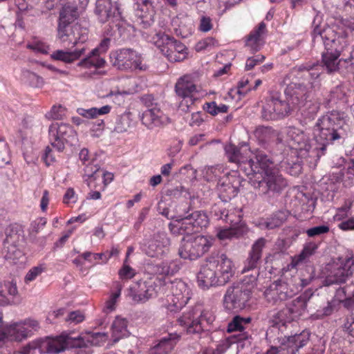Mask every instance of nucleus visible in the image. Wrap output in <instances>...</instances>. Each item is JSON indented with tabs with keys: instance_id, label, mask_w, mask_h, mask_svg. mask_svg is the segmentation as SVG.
<instances>
[{
	"instance_id": "nucleus-35",
	"label": "nucleus",
	"mask_w": 354,
	"mask_h": 354,
	"mask_svg": "<svg viewBox=\"0 0 354 354\" xmlns=\"http://www.w3.org/2000/svg\"><path fill=\"white\" fill-rule=\"evenodd\" d=\"M112 335L114 337V341H118L120 338L124 337L127 334V321L126 319L116 317L113 321L112 326Z\"/></svg>"
},
{
	"instance_id": "nucleus-59",
	"label": "nucleus",
	"mask_w": 354,
	"mask_h": 354,
	"mask_svg": "<svg viewBox=\"0 0 354 354\" xmlns=\"http://www.w3.org/2000/svg\"><path fill=\"white\" fill-rule=\"evenodd\" d=\"M202 113L200 111L193 113L189 122L191 126L199 127L203 122V118L202 117Z\"/></svg>"
},
{
	"instance_id": "nucleus-46",
	"label": "nucleus",
	"mask_w": 354,
	"mask_h": 354,
	"mask_svg": "<svg viewBox=\"0 0 354 354\" xmlns=\"http://www.w3.org/2000/svg\"><path fill=\"white\" fill-rule=\"evenodd\" d=\"M116 288L117 291L113 292L111 295L109 299L105 303L104 310L108 312H111L115 310L116 302L120 296L122 286L120 284H117Z\"/></svg>"
},
{
	"instance_id": "nucleus-36",
	"label": "nucleus",
	"mask_w": 354,
	"mask_h": 354,
	"mask_svg": "<svg viewBox=\"0 0 354 354\" xmlns=\"http://www.w3.org/2000/svg\"><path fill=\"white\" fill-rule=\"evenodd\" d=\"M308 333L303 332L301 334L295 335L292 337H289V350L292 354H295L300 348L305 346L308 341Z\"/></svg>"
},
{
	"instance_id": "nucleus-9",
	"label": "nucleus",
	"mask_w": 354,
	"mask_h": 354,
	"mask_svg": "<svg viewBox=\"0 0 354 354\" xmlns=\"http://www.w3.org/2000/svg\"><path fill=\"white\" fill-rule=\"evenodd\" d=\"M196 76V75H184L176 84V93L179 97L183 98L179 104V108L183 111H187L196 100V97H194V94L198 92L195 84Z\"/></svg>"
},
{
	"instance_id": "nucleus-14",
	"label": "nucleus",
	"mask_w": 354,
	"mask_h": 354,
	"mask_svg": "<svg viewBox=\"0 0 354 354\" xmlns=\"http://www.w3.org/2000/svg\"><path fill=\"white\" fill-rule=\"evenodd\" d=\"M77 17V11L70 8L60 12L57 37L62 44L73 45V25Z\"/></svg>"
},
{
	"instance_id": "nucleus-6",
	"label": "nucleus",
	"mask_w": 354,
	"mask_h": 354,
	"mask_svg": "<svg viewBox=\"0 0 354 354\" xmlns=\"http://www.w3.org/2000/svg\"><path fill=\"white\" fill-rule=\"evenodd\" d=\"M339 56L337 54L324 50L322 54L323 65L319 64L318 62H307L295 66L294 70L298 73H302L303 76L306 78L310 77L312 81H309V84L311 88H313L318 85L317 80L322 73L324 68L328 73H333L338 71L339 64L342 61L339 59Z\"/></svg>"
},
{
	"instance_id": "nucleus-58",
	"label": "nucleus",
	"mask_w": 354,
	"mask_h": 354,
	"mask_svg": "<svg viewBox=\"0 0 354 354\" xmlns=\"http://www.w3.org/2000/svg\"><path fill=\"white\" fill-rule=\"evenodd\" d=\"M23 325L26 326V328L31 329L30 330V335L32 333L33 331H36L39 328V322L35 319H28L24 320L22 322Z\"/></svg>"
},
{
	"instance_id": "nucleus-43",
	"label": "nucleus",
	"mask_w": 354,
	"mask_h": 354,
	"mask_svg": "<svg viewBox=\"0 0 354 354\" xmlns=\"http://www.w3.org/2000/svg\"><path fill=\"white\" fill-rule=\"evenodd\" d=\"M173 37L166 35L165 32H159L156 33L151 38V43L153 44L162 53V48L166 49Z\"/></svg>"
},
{
	"instance_id": "nucleus-8",
	"label": "nucleus",
	"mask_w": 354,
	"mask_h": 354,
	"mask_svg": "<svg viewBox=\"0 0 354 354\" xmlns=\"http://www.w3.org/2000/svg\"><path fill=\"white\" fill-rule=\"evenodd\" d=\"M49 140L51 146L57 151H62L66 144L73 145L77 140L75 130L68 124L53 123L49 127Z\"/></svg>"
},
{
	"instance_id": "nucleus-40",
	"label": "nucleus",
	"mask_w": 354,
	"mask_h": 354,
	"mask_svg": "<svg viewBox=\"0 0 354 354\" xmlns=\"http://www.w3.org/2000/svg\"><path fill=\"white\" fill-rule=\"evenodd\" d=\"M251 322L250 317H242L239 315H236L233 317L232 321L228 324L227 332L232 333L235 331L241 332L245 328V326Z\"/></svg>"
},
{
	"instance_id": "nucleus-34",
	"label": "nucleus",
	"mask_w": 354,
	"mask_h": 354,
	"mask_svg": "<svg viewBox=\"0 0 354 354\" xmlns=\"http://www.w3.org/2000/svg\"><path fill=\"white\" fill-rule=\"evenodd\" d=\"M225 151L228 160L231 162L239 164L241 169L244 171V165L249 160H244L239 149L233 145H229L225 146Z\"/></svg>"
},
{
	"instance_id": "nucleus-25",
	"label": "nucleus",
	"mask_w": 354,
	"mask_h": 354,
	"mask_svg": "<svg viewBox=\"0 0 354 354\" xmlns=\"http://www.w3.org/2000/svg\"><path fill=\"white\" fill-rule=\"evenodd\" d=\"M136 15L137 17L136 24L142 28L150 27L154 21L155 11L153 10L151 0L147 3H140L134 6Z\"/></svg>"
},
{
	"instance_id": "nucleus-16",
	"label": "nucleus",
	"mask_w": 354,
	"mask_h": 354,
	"mask_svg": "<svg viewBox=\"0 0 354 354\" xmlns=\"http://www.w3.org/2000/svg\"><path fill=\"white\" fill-rule=\"evenodd\" d=\"M251 292L243 284L230 286L224 297L225 308L229 310L243 309L249 301Z\"/></svg>"
},
{
	"instance_id": "nucleus-64",
	"label": "nucleus",
	"mask_w": 354,
	"mask_h": 354,
	"mask_svg": "<svg viewBox=\"0 0 354 354\" xmlns=\"http://www.w3.org/2000/svg\"><path fill=\"white\" fill-rule=\"evenodd\" d=\"M95 111L94 110L93 107L91 108V109H85L83 108H79L77 110V112L78 113L79 115H82L84 118H95V115H94Z\"/></svg>"
},
{
	"instance_id": "nucleus-51",
	"label": "nucleus",
	"mask_w": 354,
	"mask_h": 354,
	"mask_svg": "<svg viewBox=\"0 0 354 354\" xmlns=\"http://www.w3.org/2000/svg\"><path fill=\"white\" fill-rule=\"evenodd\" d=\"M265 59V57L262 55H257L248 58L245 63V70L252 69L256 65L262 63Z\"/></svg>"
},
{
	"instance_id": "nucleus-27",
	"label": "nucleus",
	"mask_w": 354,
	"mask_h": 354,
	"mask_svg": "<svg viewBox=\"0 0 354 354\" xmlns=\"http://www.w3.org/2000/svg\"><path fill=\"white\" fill-rule=\"evenodd\" d=\"M266 243V240L264 238H259L253 243L243 269V272L254 270L258 267L261 259L262 250Z\"/></svg>"
},
{
	"instance_id": "nucleus-1",
	"label": "nucleus",
	"mask_w": 354,
	"mask_h": 354,
	"mask_svg": "<svg viewBox=\"0 0 354 354\" xmlns=\"http://www.w3.org/2000/svg\"><path fill=\"white\" fill-rule=\"evenodd\" d=\"M346 127L344 113L332 111L319 118L314 126L313 133L316 147L313 150L310 151L311 147L304 132L295 127H289L286 130L285 142L290 148L298 151L301 156L310 152L319 159L324 154L329 144L346 136Z\"/></svg>"
},
{
	"instance_id": "nucleus-38",
	"label": "nucleus",
	"mask_w": 354,
	"mask_h": 354,
	"mask_svg": "<svg viewBox=\"0 0 354 354\" xmlns=\"http://www.w3.org/2000/svg\"><path fill=\"white\" fill-rule=\"evenodd\" d=\"M73 46L77 43H84L88 39V30L79 22L73 21Z\"/></svg>"
},
{
	"instance_id": "nucleus-41",
	"label": "nucleus",
	"mask_w": 354,
	"mask_h": 354,
	"mask_svg": "<svg viewBox=\"0 0 354 354\" xmlns=\"http://www.w3.org/2000/svg\"><path fill=\"white\" fill-rule=\"evenodd\" d=\"M22 80L34 88H41L44 84V81L41 77L28 70L22 71Z\"/></svg>"
},
{
	"instance_id": "nucleus-11",
	"label": "nucleus",
	"mask_w": 354,
	"mask_h": 354,
	"mask_svg": "<svg viewBox=\"0 0 354 354\" xmlns=\"http://www.w3.org/2000/svg\"><path fill=\"white\" fill-rule=\"evenodd\" d=\"M293 108L288 101L281 100L278 93H273L263 107V118L268 120H277L288 115Z\"/></svg>"
},
{
	"instance_id": "nucleus-61",
	"label": "nucleus",
	"mask_w": 354,
	"mask_h": 354,
	"mask_svg": "<svg viewBox=\"0 0 354 354\" xmlns=\"http://www.w3.org/2000/svg\"><path fill=\"white\" fill-rule=\"evenodd\" d=\"M64 113V108L62 106H54L50 112V118L53 120H59Z\"/></svg>"
},
{
	"instance_id": "nucleus-7",
	"label": "nucleus",
	"mask_w": 354,
	"mask_h": 354,
	"mask_svg": "<svg viewBox=\"0 0 354 354\" xmlns=\"http://www.w3.org/2000/svg\"><path fill=\"white\" fill-rule=\"evenodd\" d=\"M110 58L113 66L121 71L147 69V66L142 63L141 56L129 48L111 53Z\"/></svg>"
},
{
	"instance_id": "nucleus-5",
	"label": "nucleus",
	"mask_w": 354,
	"mask_h": 354,
	"mask_svg": "<svg viewBox=\"0 0 354 354\" xmlns=\"http://www.w3.org/2000/svg\"><path fill=\"white\" fill-rule=\"evenodd\" d=\"M287 100L292 107L298 108L307 118H313L319 110L320 103L313 96L312 90L301 83H291L286 88Z\"/></svg>"
},
{
	"instance_id": "nucleus-56",
	"label": "nucleus",
	"mask_w": 354,
	"mask_h": 354,
	"mask_svg": "<svg viewBox=\"0 0 354 354\" xmlns=\"http://www.w3.org/2000/svg\"><path fill=\"white\" fill-rule=\"evenodd\" d=\"M203 108L207 113L212 115H216L221 112V107L217 106L215 102L205 103Z\"/></svg>"
},
{
	"instance_id": "nucleus-55",
	"label": "nucleus",
	"mask_w": 354,
	"mask_h": 354,
	"mask_svg": "<svg viewBox=\"0 0 354 354\" xmlns=\"http://www.w3.org/2000/svg\"><path fill=\"white\" fill-rule=\"evenodd\" d=\"M348 290V287L344 286L340 287L336 290L335 298L337 301L339 302H344V306H346V300L348 298L347 292Z\"/></svg>"
},
{
	"instance_id": "nucleus-63",
	"label": "nucleus",
	"mask_w": 354,
	"mask_h": 354,
	"mask_svg": "<svg viewBox=\"0 0 354 354\" xmlns=\"http://www.w3.org/2000/svg\"><path fill=\"white\" fill-rule=\"evenodd\" d=\"M338 227L344 231L354 230V218L341 222Z\"/></svg>"
},
{
	"instance_id": "nucleus-50",
	"label": "nucleus",
	"mask_w": 354,
	"mask_h": 354,
	"mask_svg": "<svg viewBox=\"0 0 354 354\" xmlns=\"http://www.w3.org/2000/svg\"><path fill=\"white\" fill-rule=\"evenodd\" d=\"M329 232V227L327 225H319L306 230V234L309 237H315L326 234Z\"/></svg>"
},
{
	"instance_id": "nucleus-3",
	"label": "nucleus",
	"mask_w": 354,
	"mask_h": 354,
	"mask_svg": "<svg viewBox=\"0 0 354 354\" xmlns=\"http://www.w3.org/2000/svg\"><path fill=\"white\" fill-rule=\"evenodd\" d=\"M208 224L207 215L196 211L180 221L169 224V230L174 235H184L178 250L179 255L185 259L195 260L205 254L212 245V239L203 235L190 236L199 232Z\"/></svg>"
},
{
	"instance_id": "nucleus-45",
	"label": "nucleus",
	"mask_w": 354,
	"mask_h": 354,
	"mask_svg": "<svg viewBox=\"0 0 354 354\" xmlns=\"http://www.w3.org/2000/svg\"><path fill=\"white\" fill-rule=\"evenodd\" d=\"M258 134L261 133L262 137L260 138V140L264 142L266 148H268L270 145V143L267 144V141L270 142L274 141L275 139H278V133L276 131H272L270 129L267 127H263L259 129L257 132Z\"/></svg>"
},
{
	"instance_id": "nucleus-29",
	"label": "nucleus",
	"mask_w": 354,
	"mask_h": 354,
	"mask_svg": "<svg viewBox=\"0 0 354 354\" xmlns=\"http://www.w3.org/2000/svg\"><path fill=\"white\" fill-rule=\"evenodd\" d=\"M86 48L83 46L73 50H57L53 52L50 57L54 60L71 64L79 59L86 53Z\"/></svg>"
},
{
	"instance_id": "nucleus-49",
	"label": "nucleus",
	"mask_w": 354,
	"mask_h": 354,
	"mask_svg": "<svg viewBox=\"0 0 354 354\" xmlns=\"http://www.w3.org/2000/svg\"><path fill=\"white\" fill-rule=\"evenodd\" d=\"M44 270L42 266H37L32 268L26 274L24 278L26 283H28L34 281L38 276H39Z\"/></svg>"
},
{
	"instance_id": "nucleus-19",
	"label": "nucleus",
	"mask_w": 354,
	"mask_h": 354,
	"mask_svg": "<svg viewBox=\"0 0 354 354\" xmlns=\"http://www.w3.org/2000/svg\"><path fill=\"white\" fill-rule=\"evenodd\" d=\"M31 329L26 328L22 322L6 325L3 320V314L0 312V342L4 338L11 341L21 342L30 335Z\"/></svg>"
},
{
	"instance_id": "nucleus-28",
	"label": "nucleus",
	"mask_w": 354,
	"mask_h": 354,
	"mask_svg": "<svg viewBox=\"0 0 354 354\" xmlns=\"http://www.w3.org/2000/svg\"><path fill=\"white\" fill-rule=\"evenodd\" d=\"M17 295L18 289L15 281H4L0 283V305L12 304Z\"/></svg>"
},
{
	"instance_id": "nucleus-13",
	"label": "nucleus",
	"mask_w": 354,
	"mask_h": 354,
	"mask_svg": "<svg viewBox=\"0 0 354 354\" xmlns=\"http://www.w3.org/2000/svg\"><path fill=\"white\" fill-rule=\"evenodd\" d=\"M307 299L305 296H299L288 304L283 309L279 311L274 316L276 325L285 326L286 323L291 322L301 316L306 310Z\"/></svg>"
},
{
	"instance_id": "nucleus-10",
	"label": "nucleus",
	"mask_w": 354,
	"mask_h": 354,
	"mask_svg": "<svg viewBox=\"0 0 354 354\" xmlns=\"http://www.w3.org/2000/svg\"><path fill=\"white\" fill-rule=\"evenodd\" d=\"M207 313H203L201 309L195 308L183 313V315L178 319V322L187 333L199 334L204 330L205 321L207 324L213 322L211 317H207Z\"/></svg>"
},
{
	"instance_id": "nucleus-23",
	"label": "nucleus",
	"mask_w": 354,
	"mask_h": 354,
	"mask_svg": "<svg viewBox=\"0 0 354 354\" xmlns=\"http://www.w3.org/2000/svg\"><path fill=\"white\" fill-rule=\"evenodd\" d=\"M95 13L102 24L120 17L118 6L112 0H96Z\"/></svg>"
},
{
	"instance_id": "nucleus-31",
	"label": "nucleus",
	"mask_w": 354,
	"mask_h": 354,
	"mask_svg": "<svg viewBox=\"0 0 354 354\" xmlns=\"http://www.w3.org/2000/svg\"><path fill=\"white\" fill-rule=\"evenodd\" d=\"M100 54L99 49H93L88 55L78 63V66L85 68L94 66L97 68L103 67L106 62L104 58L100 56Z\"/></svg>"
},
{
	"instance_id": "nucleus-18",
	"label": "nucleus",
	"mask_w": 354,
	"mask_h": 354,
	"mask_svg": "<svg viewBox=\"0 0 354 354\" xmlns=\"http://www.w3.org/2000/svg\"><path fill=\"white\" fill-rule=\"evenodd\" d=\"M155 282L138 281L129 288V296L136 304H145L156 295Z\"/></svg>"
},
{
	"instance_id": "nucleus-32",
	"label": "nucleus",
	"mask_w": 354,
	"mask_h": 354,
	"mask_svg": "<svg viewBox=\"0 0 354 354\" xmlns=\"http://www.w3.org/2000/svg\"><path fill=\"white\" fill-rule=\"evenodd\" d=\"M100 173L101 171L97 165L90 162L86 165L84 169L83 178L88 188L91 189L97 188L95 185H93L92 184L100 178Z\"/></svg>"
},
{
	"instance_id": "nucleus-30",
	"label": "nucleus",
	"mask_w": 354,
	"mask_h": 354,
	"mask_svg": "<svg viewBox=\"0 0 354 354\" xmlns=\"http://www.w3.org/2000/svg\"><path fill=\"white\" fill-rule=\"evenodd\" d=\"M180 336L176 333L168 334L162 337L159 343L154 347L156 354H169L174 348Z\"/></svg>"
},
{
	"instance_id": "nucleus-33",
	"label": "nucleus",
	"mask_w": 354,
	"mask_h": 354,
	"mask_svg": "<svg viewBox=\"0 0 354 354\" xmlns=\"http://www.w3.org/2000/svg\"><path fill=\"white\" fill-rule=\"evenodd\" d=\"M266 26L261 22L257 30L252 32L246 41L247 46L252 51H257L260 48L261 36L265 32Z\"/></svg>"
},
{
	"instance_id": "nucleus-22",
	"label": "nucleus",
	"mask_w": 354,
	"mask_h": 354,
	"mask_svg": "<svg viewBox=\"0 0 354 354\" xmlns=\"http://www.w3.org/2000/svg\"><path fill=\"white\" fill-rule=\"evenodd\" d=\"M171 301L176 310L181 309L191 298L190 290L181 280H176L171 286Z\"/></svg>"
},
{
	"instance_id": "nucleus-2",
	"label": "nucleus",
	"mask_w": 354,
	"mask_h": 354,
	"mask_svg": "<svg viewBox=\"0 0 354 354\" xmlns=\"http://www.w3.org/2000/svg\"><path fill=\"white\" fill-rule=\"evenodd\" d=\"M251 153L252 156L244 165V171L247 176H252V186L260 195L278 196L287 187V180L273 168L274 162L265 151L257 149Z\"/></svg>"
},
{
	"instance_id": "nucleus-60",
	"label": "nucleus",
	"mask_w": 354,
	"mask_h": 354,
	"mask_svg": "<svg viewBox=\"0 0 354 354\" xmlns=\"http://www.w3.org/2000/svg\"><path fill=\"white\" fill-rule=\"evenodd\" d=\"M142 102L148 108H152L158 105L153 96L150 94L145 95L141 97Z\"/></svg>"
},
{
	"instance_id": "nucleus-48",
	"label": "nucleus",
	"mask_w": 354,
	"mask_h": 354,
	"mask_svg": "<svg viewBox=\"0 0 354 354\" xmlns=\"http://www.w3.org/2000/svg\"><path fill=\"white\" fill-rule=\"evenodd\" d=\"M283 218L279 215L276 214L273 217L268 219L261 224L262 228L274 229L279 227L283 223Z\"/></svg>"
},
{
	"instance_id": "nucleus-17",
	"label": "nucleus",
	"mask_w": 354,
	"mask_h": 354,
	"mask_svg": "<svg viewBox=\"0 0 354 354\" xmlns=\"http://www.w3.org/2000/svg\"><path fill=\"white\" fill-rule=\"evenodd\" d=\"M221 259V257L218 254L216 257L212 256L207 259V264L202 267L197 275L198 284L201 288L207 289L218 284L216 272Z\"/></svg>"
},
{
	"instance_id": "nucleus-57",
	"label": "nucleus",
	"mask_w": 354,
	"mask_h": 354,
	"mask_svg": "<svg viewBox=\"0 0 354 354\" xmlns=\"http://www.w3.org/2000/svg\"><path fill=\"white\" fill-rule=\"evenodd\" d=\"M119 274L122 279H131L135 275V272L129 266L124 265L120 270Z\"/></svg>"
},
{
	"instance_id": "nucleus-53",
	"label": "nucleus",
	"mask_w": 354,
	"mask_h": 354,
	"mask_svg": "<svg viewBox=\"0 0 354 354\" xmlns=\"http://www.w3.org/2000/svg\"><path fill=\"white\" fill-rule=\"evenodd\" d=\"M212 28V24L210 17L205 15L201 16L198 26L199 30L206 32L209 31Z\"/></svg>"
},
{
	"instance_id": "nucleus-54",
	"label": "nucleus",
	"mask_w": 354,
	"mask_h": 354,
	"mask_svg": "<svg viewBox=\"0 0 354 354\" xmlns=\"http://www.w3.org/2000/svg\"><path fill=\"white\" fill-rule=\"evenodd\" d=\"M27 47L35 52L46 54L48 50V46L41 41H37L34 44H28Z\"/></svg>"
},
{
	"instance_id": "nucleus-37",
	"label": "nucleus",
	"mask_w": 354,
	"mask_h": 354,
	"mask_svg": "<svg viewBox=\"0 0 354 354\" xmlns=\"http://www.w3.org/2000/svg\"><path fill=\"white\" fill-rule=\"evenodd\" d=\"M239 218H237L235 222L231 223L230 226H223V241L225 239L238 238L242 236L244 233L243 229L239 225Z\"/></svg>"
},
{
	"instance_id": "nucleus-52",
	"label": "nucleus",
	"mask_w": 354,
	"mask_h": 354,
	"mask_svg": "<svg viewBox=\"0 0 354 354\" xmlns=\"http://www.w3.org/2000/svg\"><path fill=\"white\" fill-rule=\"evenodd\" d=\"M85 318L84 313L80 310L72 311L69 313L67 318L66 319V322H70L73 324H78L82 322Z\"/></svg>"
},
{
	"instance_id": "nucleus-20",
	"label": "nucleus",
	"mask_w": 354,
	"mask_h": 354,
	"mask_svg": "<svg viewBox=\"0 0 354 354\" xmlns=\"http://www.w3.org/2000/svg\"><path fill=\"white\" fill-rule=\"evenodd\" d=\"M293 292L289 290L288 283L282 281L272 283L264 292L266 301L276 305L292 297Z\"/></svg>"
},
{
	"instance_id": "nucleus-42",
	"label": "nucleus",
	"mask_w": 354,
	"mask_h": 354,
	"mask_svg": "<svg viewBox=\"0 0 354 354\" xmlns=\"http://www.w3.org/2000/svg\"><path fill=\"white\" fill-rule=\"evenodd\" d=\"M317 249V245L313 242L307 243L305 245L301 253L296 257L293 261L295 263V265H298L302 261H304L306 259L310 257L314 254L315 250Z\"/></svg>"
},
{
	"instance_id": "nucleus-47",
	"label": "nucleus",
	"mask_w": 354,
	"mask_h": 354,
	"mask_svg": "<svg viewBox=\"0 0 354 354\" xmlns=\"http://www.w3.org/2000/svg\"><path fill=\"white\" fill-rule=\"evenodd\" d=\"M342 329L348 337L354 338V313L346 316L342 325Z\"/></svg>"
},
{
	"instance_id": "nucleus-15",
	"label": "nucleus",
	"mask_w": 354,
	"mask_h": 354,
	"mask_svg": "<svg viewBox=\"0 0 354 354\" xmlns=\"http://www.w3.org/2000/svg\"><path fill=\"white\" fill-rule=\"evenodd\" d=\"M82 342L80 336L73 337L70 334L62 333L60 335L48 338L44 342V347L48 353L58 354L69 348L80 347Z\"/></svg>"
},
{
	"instance_id": "nucleus-12",
	"label": "nucleus",
	"mask_w": 354,
	"mask_h": 354,
	"mask_svg": "<svg viewBox=\"0 0 354 354\" xmlns=\"http://www.w3.org/2000/svg\"><path fill=\"white\" fill-rule=\"evenodd\" d=\"M354 274V259L348 258L345 261L339 260L329 266L328 274L325 283L326 286L346 282L349 276Z\"/></svg>"
},
{
	"instance_id": "nucleus-62",
	"label": "nucleus",
	"mask_w": 354,
	"mask_h": 354,
	"mask_svg": "<svg viewBox=\"0 0 354 354\" xmlns=\"http://www.w3.org/2000/svg\"><path fill=\"white\" fill-rule=\"evenodd\" d=\"M248 84H249V80L248 79L242 80L239 82V86L237 88V92L239 93V95H245L249 91H250L251 88H250V86H248Z\"/></svg>"
},
{
	"instance_id": "nucleus-44",
	"label": "nucleus",
	"mask_w": 354,
	"mask_h": 354,
	"mask_svg": "<svg viewBox=\"0 0 354 354\" xmlns=\"http://www.w3.org/2000/svg\"><path fill=\"white\" fill-rule=\"evenodd\" d=\"M234 274V266L232 261L223 254V280L225 283L230 281Z\"/></svg>"
},
{
	"instance_id": "nucleus-4",
	"label": "nucleus",
	"mask_w": 354,
	"mask_h": 354,
	"mask_svg": "<svg viewBox=\"0 0 354 354\" xmlns=\"http://www.w3.org/2000/svg\"><path fill=\"white\" fill-rule=\"evenodd\" d=\"M336 23L339 32H336L330 28L321 30L319 27H315L313 30V39L315 41L319 39L322 40L326 51L340 55L348 44L346 29L354 30V17L339 19Z\"/></svg>"
},
{
	"instance_id": "nucleus-39",
	"label": "nucleus",
	"mask_w": 354,
	"mask_h": 354,
	"mask_svg": "<svg viewBox=\"0 0 354 354\" xmlns=\"http://www.w3.org/2000/svg\"><path fill=\"white\" fill-rule=\"evenodd\" d=\"M152 270L156 274L160 276H169L176 272L178 268L174 263L162 262L153 266Z\"/></svg>"
},
{
	"instance_id": "nucleus-24",
	"label": "nucleus",
	"mask_w": 354,
	"mask_h": 354,
	"mask_svg": "<svg viewBox=\"0 0 354 354\" xmlns=\"http://www.w3.org/2000/svg\"><path fill=\"white\" fill-rule=\"evenodd\" d=\"M142 122L148 129L166 125L169 122V118L163 113L158 105L147 109L142 116Z\"/></svg>"
},
{
	"instance_id": "nucleus-21",
	"label": "nucleus",
	"mask_w": 354,
	"mask_h": 354,
	"mask_svg": "<svg viewBox=\"0 0 354 354\" xmlns=\"http://www.w3.org/2000/svg\"><path fill=\"white\" fill-rule=\"evenodd\" d=\"M169 240L165 234L158 233L147 240L142 245V251L150 257L162 256L167 250Z\"/></svg>"
},
{
	"instance_id": "nucleus-26",
	"label": "nucleus",
	"mask_w": 354,
	"mask_h": 354,
	"mask_svg": "<svg viewBox=\"0 0 354 354\" xmlns=\"http://www.w3.org/2000/svg\"><path fill=\"white\" fill-rule=\"evenodd\" d=\"M162 54L171 62H181L187 58V48L182 42L172 38L167 48H162Z\"/></svg>"
}]
</instances>
